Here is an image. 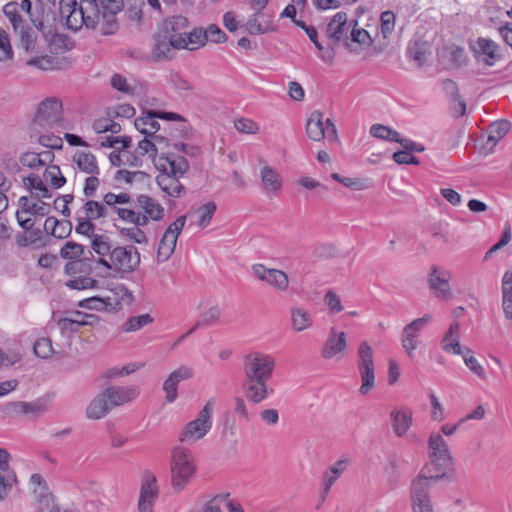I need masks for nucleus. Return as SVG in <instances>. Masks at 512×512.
<instances>
[{"mask_svg": "<svg viewBox=\"0 0 512 512\" xmlns=\"http://www.w3.org/2000/svg\"><path fill=\"white\" fill-rule=\"evenodd\" d=\"M290 318L292 329L296 332H302L309 329L313 324L311 314L301 307L291 308Z\"/></svg>", "mask_w": 512, "mask_h": 512, "instance_id": "c9c22d12", "label": "nucleus"}, {"mask_svg": "<svg viewBox=\"0 0 512 512\" xmlns=\"http://www.w3.org/2000/svg\"><path fill=\"white\" fill-rule=\"evenodd\" d=\"M131 197L128 193H120L114 194L112 192H108L103 196V202L106 206L117 208V204H127L130 203Z\"/></svg>", "mask_w": 512, "mask_h": 512, "instance_id": "0e129e2a", "label": "nucleus"}, {"mask_svg": "<svg viewBox=\"0 0 512 512\" xmlns=\"http://www.w3.org/2000/svg\"><path fill=\"white\" fill-rule=\"evenodd\" d=\"M62 102L55 98H46L38 105L34 123L42 128H52L62 120Z\"/></svg>", "mask_w": 512, "mask_h": 512, "instance_id": "1a4fd4ad", "label": "nucleus"}, {"mask_svg": "<svg viewBox=\"0 0 512 512\" xmlns=\"http://www.w3.org/2000/svg\"><path fill=\"white\" fill-rule=\"evenodd\" d=\"M33 351L37 357L48 359L53 354H56L52 346V341L48 337H42L35 341Z\"/></svg>", "mask_w": 512, "mask_h": 512, "instance_id": "3c124183", "label": "nucleus"}, {"mask_svg": "<svg viewBox=\"0 0 512 512\" xmlns=\"http://www.w3.org/2000/svg\"><path fill=\"white\" fill-rule=\"evenodd\" d=\"M66 274L73 275L76 273L90 274L92 272V266L89 263L83 261H72L68 262L64 268Z\"/></svg>", "mask_w": 512, "mask_h": 512, "instance_id": "69168bd1", "label": "nucleus"}, {"mask_svg": "<svg viewBox=\"0 0 512 512\" xmlns=\"http://www.w3.org/2000/svg\"><path fill=\"white\" fill-rule=\"evenodd\" d=\"M229 498L228 493H220L214 496L211 500H209L205 507L204 512H222L220 504L225 503L226 500Z\"/></svg>", "mask_w": 512, "mask_h": 512, "instance_id": "774afa93", "label": "nucleus"}, {"mask_svg": "<svg viewBox=\"0 0 512 512\" xmlns=\"http://www.w3.org/2000/svg\"><path fill=\"white\" fill-rule=\"evenodd\" d=\"M268 381L245 379L243 389L248 401L258 404L274 392L268 387Z\"/></svg>", "mask_w": 512, "mask_h": 512, "instance_id": "5701e85b", "label": "nucleus"}, {"mask_svg": "<svg viewBox=\"0 0 512 512\" xmlns=\"http://www.w3.org/2000/svg\"><path fill=\"white\" fill-rule=\"evenodd\" d=\"M472 350L466 346L463 348L462 356L465 362V365L469 368L471 372H473L478 377L485 379L486 373L482 365L478 362V360L472 355Z\"/></svg>", "mask_w": 512, "mask_h": 512, "instance_id": "09e8293b", "label": "nucleus"}, {"mask_svg": "<svg viewBox=\"0 0 512 512\" xmlns=\"http://www.w3.org/2000/svg\"><path fill=\"white\" fill-rule=\"evenodd\" d=\"M186 217L179 216L169 227L165 230L157 250V260L159 262L167 261L174 253L178 236L185 226Z\"/></svg>", "mask_w": 512, "mask_h": 512, "instance_id": "4468645a", "label": "nucleus"}, {"mask_svg": "<svg viewBox=\"0 0 512 512\" xmlns=\"http://www.w3.org/2000/svg\"><path fill=\"white\" fill-rule=\"evenodd\" d=\"M179 178L180 177L171 175V173L161 172L156 177V181L161 190L167 195L179 198L184 192V186L179 181Z\"/></svg>", "mask_w": 512, "mask_h": 512, "instance_id": "393cba45", "label": "nucleus"}, {"mask_svg": "<svg viewBox=\"0 0 512 512\" xmlns=\"http://www.w3.org/2000/svg\"><path fill=\"white\" fill-rule=\"evenodd\" d=\"M13 57V50L7 32L0 28V60L5 61Z\"/></svg>", "mask_w": 512, "mask_h": 512, "instance_id": "13d9d810", "label": "nucleus"}, {"mask_svg": "<svg viewBox=\"0 0 512 512\" xmlns=\"http://www.w3.org/2000/svg\"><path fill=\"white\" fill-rule=\"evenodd\" d=\"M79 306L92 310H107L113 308V304L109 299H102L100 297H90L79 302Z\"/></svg>", "mask_w": 512, "mask_h": 512, "instance_id": "5fc2aeb1", "label": "nucleus"}, {"mask_svg": "<svg viewBox=\"0 0 512 512\" xmlns=\"http://www.w3.org/2000/svg\"><path fill=\"white\" fill-rule=\"evenodd\" d=\"M182 39L186 42V49L195 50L200 46L205 45L207 42V35L205 31L201 28L194 29L190 33H186V35H182Z\"/></svg>", "mask_w": 512, "mask_h": 512, "instance_id": "37998d69", "label": "nucleus"}, {"mask_svg": "<svg viewBox=\"0 0 512 512\" xmlns=\"http://www.w3.org/2000/svg\"><path fill=\"white\" fill-rule=\"evenodd\" d=\"M216 209L217 206L213 201H209L206 204L199 207L197 210V214L199 215V219L197 222L198 226L201 228L207 227L210 224L211 219L216 212Z\"/></svg>", "mask_w": 512, "mask_h": 512, "instance_id": "603ef678", "label": "nucleus"}, {"mask_svg": "<svg viewBox=\"0 0 512 512\" xmlns=\"http://www.w3.org/2000/svg\"><path fill=\"white\" fill-rule=\"evenodd\" d=\"M352 22H348L345 12H338L334 15L326 28V35L333 45L342 43L350 52H356L349 42V33Z\"/></svg>", "mask_w": 512, "mask_h": 512, "instance_id": "9b49d317", "label": "nucleus"}, {"mask_svg": "<svg viewBox=\"0 0 512 512\" xmlns=\"http://www.w3.org/2000/svg\"><path fill=\"white\" fill-rule=\"evenodd\" d=\"M82 211L84 212V217L92 221L107 216L105 204L95 200H87L82 207Z\"/></svg>", "mask_w": 512, "mask_h": 512, "instance_id": "a19ab883", "label": "nucleus"}, {"mask_svg": "<svg viewBox=\"0 0 512 512\" xmlns=\"http://www.w3.org/2000/svg\"><path fill=\"white\" fill-rule=\"evenodd\" d=\"M86 313L76 311L72 317H64L58 321V325L62 330L77 332L80 327L93 326L92 321H86Z\"/></svg>", "mask_w": 512, "mask_h": 512, "instance_id": "e433bc0d", "label": "nucleus"}, {"mask_svg": "<svg viewBox=\"0 0 512 512\" xmlns=\"http://www.w3.org/2000/svg\"><path fill=\"white\" fill-rule=\"evenodd\" d=\"M347 349V338L345 332L337 333L331 328L329 336L325 341L321 355L325 359H331L339 354H344Z\"/></svg>", "mask_w": 512, "mask_h": 512, "instance_id": "412c9836", "label": "nucleus"}, {"mask_svg": "<svg viewBox=\"0 0 512 512\" xmlns=\"http://www.w3.org/2000/svg\"><path fill=\"white\" fill-rule=\"evenodd\" d=\"M94 8L90 3L78 5L77 0H60L59 13L62 18L66 19V27L74 32L79 31L82 27L101 32L102 21L96 15Z\"/></svg>", "mask_w": 512, "mask_h": 512, "instance_id": "f257e3e1", "label": "nucleus"}, {"mask_svg": "<svg viewBox=\"0 0 512 512\" xmlns=\"http://www.w3.org/2000/svg\"><path fill=\"white\" fill-rule=\"evenodd\" d=\"M325 119L320 111L311 113L306 124V134L313 141H321L325 138Z\"/></svg>", "mask_w": 512, "mask_h": 512, "instance_id": "c756f323", "label": "nucleus"}, {"mask_svg": "<svg viewBox=\"0 0 512 512\" xmlns=\"http://www.w3.org/2000/svg\"><path fill=\"white\" fill-rule=\"evenodd\" d=\"M460 324L457 321L451 323L448 331L442 339V349L447 353L462 354L464 346L459 342Z\"/></svg>", "mask_w": 512, "mask_h": 512, "instance_id": "c85d7f7f", "label": "nucleus"}, {"mask_svg": "<svg viewBox=\"0 0 512 512\" xmlns=\"http://www.w3.org/2000/svg\"><path fill=\"white\" fill-rule=\"evenodd\" d=\"M357 21H352V28L349 33V42L353 44H359L369 46L372 43V38L369 33L363 28H357Z\"/></svg>", "mask_w": 512, "mask_h": 512, "instance_id": "de8ad7c7", "label": "nucleus"}, {"mask_svg": "<svg viewBox=\"0 0 512 512\" xmlns=\"http://www.w3.org/2000/svg\"><path fill=\"white\" fill-rule=\"evenodd\" d=\"M431 483L423 475H417L411 482L410 497L413 512H434L431 497Z\"/></svg>", "mask_w": 512, "mask_h": 512, "instance_id": "f8f14e48", "label": "nucleus"}, {"mask_svg": "<svg viewBox=\"0 0 512 512\" xmlns=\"http://www.w3.org/2000/svg\"><path fill=\"white\" fill-rule=\"evenodd\" d=\"M73 161L77 164L78 168L90 175H98L100 169L98 167L97 159L91 152L80 151L73 156Z\"/></svg>", "mask_w": 512, "mask_h": 512, "instance_id": "72a5a7b5", "label": "nucleus"}, {"mask_svg": "<svg viewBox=\"0 0 512 512\" xmlns=\"http://www.w3.org/2000/svg\"><path fill=\"white\" fill-rule=\"evenodd\" d=\"M252 271L256 278L267 283L278 291L284 292L289 286L288 275L282 270L266 268L262 264H254L252 266Z\"/></svg>", "mask_w": 512, "mask_h": 512, "instance_id": "f3484780", "label": "nucleus"}, {"mask_svg": "<svg viewBox=\"0 0 512 512\" xmlns=\"http://www.w3.org/2000/svg\"><path fill=\"white\" fill-rule=\"evenodd\" d=\"M477 61H482L486 66H493L501 59L499 45L491 39L479 37L469 44Z\"/></svg>", "mask_w": 512, "mask_h": 512, "instance_id": "2eb2a0df", "label": "nucleus"}, {"mask_svg": "<svg viewBox=\"0 0 512 512\" xmlns=\"http://www.w3.org/2000/svg\"><path fill=\"white\" fill-rule=\"evenodd\" d=\"M275 368V360L268 354L252 352L245 356V379L269 381Z\"/></svg>", "mask_w": 512, "mask_h": 512, "instance_id": "423d86ee", "label": "nucleus"}, {"mask_svg": "<svg viewBox=\"0 0 512 512\" xmlns=\"http://www.w3.org/2000/svg\"><path fill=\"white\" fill-rule=\"evenodd\" d=\"M92 250L99 255V257L110 256L113 249L111 239L104 234H98L93 236L91 241Z\"/></svg>", "mask_w": 512, "mask_h": 512, "instance_id": "ea45409f", "label": "nucleus"}, {"mask_svg": "<svg viewBox=\"0 0 512 512\" xmlns=\"http://www.w3.org/2000/svg\"><path fill=\"white\" fill-rule=\"evenodd\" d=\"M121 234L128 237L130 240L137 244H147L148 238L143 230L139 227L133 226L130 228H122L120 230Z\"/></svg>", "mask_w": 512, "mask_h": 512, "instance_id": "052dcab7", "label": "nucleus"}, {"mask_svg": "<svg viewBox=\"0 0 512 512\" xmlns=\"http://www.w3.org/2000/svg\"><path fill=\"white\" fill-rule=\"evenodd\" d=\"M155 166L160 172L171 173L177 177H182L189 169V163L183 156H172L169 153H162Z\"/></svg>", "mask_w": 512, "mask_h": 512, "instance_id": "aec40b11", "label": "nucleus"}, {"mask_svg": "<svg viewBox=\"0 0 512 512\" xmlns=\"http://www.w3.org/2000/svg\"><path fill=\"white\" fill-rule=\"evenodd\" d=\"M4 15L9 19L15 31L24 26L26 23L18 11L17 2H9L3 7Z\"/></svg>", "mask_w": 512, "mask_h": 512, "instance_id": "a18cd8bd", "label": "nucleus"}, {"mask_svg": "<svg viewBox=\"0 0 512 512\" xmlns=\"http://www.w3.org/2000/svg\"><path fill=\"white\" fill-rule=\"evenodd\" d=\"M153 42L151 60L156 62L171 58L173 49H184L186 47V42L182 39L181 34L168 36L162 31L153 36Z\"/></svg>", "mask_w": 512, "mask_h": 512, "instance_id": "9d476101", "label": "nucleus"}, {"mask_svg": "<svg viewBox=\"0 0 512 512\" xmlns=\"http://www.w3.org/2000/svg\"><path fill=\"white\" fill-rule=\"evenodd\" d=\"M39 509L41 512H62L55 498L49 492L41 493L39 496Z\"/></svg>", "mask_w": 512, "mask_h": 512, "instance_id": "6e6d98bb", "label": "nucleus"}, {"mask_svg": "<svg viewBox=\"0 0 512 512\" xmlns=\"http://www.w3.org/2000/svg\"><path fill=\"white\" fill-rule=\"evenodd\" d=\"M188 19L182 15L172 16L163 21L161 31L168 36L173 34L186 35V32H182L188 27Z\"/></svg>", "mask_w": 512, "mask_h": 512, "instance_id": "4c0bfd02", "label": "nucleus"}, {"mask_svg": "<svg viewBox=\"0 0 512 512\" xmlns=\"http://www.w3.org/2000/svg\"><path fill=\"white\" fill-rule=\"evenodd\" d=\"M260 176L263 183V191L266 194H273L281 189L282 178L274 168L265 165L261 169Z\"/></svg>", "mask_w": 512, "mask_h": 512, "instance_id": "7c9ffc66", "label": "nucleus"}, {"mask_svg": "<svg viewBox=\"0 0 512 512\" xmlns=\"http://www.w3.org/2000/svg\"><path fill=\"white\" fill-rule=\"evenodd\" d=\"M90 3L94 12L102 21L101 34L112 35L118 30L117 13L124 8L123 0H81Z\"/></svg>", "mask_w": 512, "mask_h": 512, "instance_id": "20e7f679", "label": "nucleus"}, {"mask_svg": "<svg viewBox=\"0 0 512 512\" xmlns=\"http://www.w3.org/2000/svg\"><path fill=\"white\" fill-rule=\"evenodd\" d=\"M429 458L434 459V465L452 467L453 457L449 446L440 433H431L428 439Z\"/></svg>", "mask_w": 512, "mask_h": 512, "instance_id": "dca6fc26", "label": "nucleus"}, {"mask_svg": "<svg viewBox=\"0 0 512 512\" xmlns=\"http://www.w3.org/2000/svg\"><path fill=\"white\" fill-rule=\"evenodd\" d=\"M18 483L15 472H0V502L5 501L13 486Z\"/></svg>", "mask_w": 512, "mask_h": 512, "instance_id": "79ce46f5", "label": "nucleus"}, {"mask_svg": "<svg viewBox=\"0 0 512 512\" xmlns=\"http://www.w3.org/2000/svg\"><path fill=\"white\" fill-rule=\"evenodd\" d=\"M105 395L112 408L123 405L134 400L139 391L136 387L110 386L104 390Z\"/></svg>", "mask_w": 512, "mask_h": 512, "instance_id": "4be33fe9", "label": "nucleus"}, {"mask_svg": "<svg viewBox=\"0 0 512 512\" xmlns=\"http://www.w3.org/2000/svg\"><path fill=\"white\" fill-rule=\"evenodd\" d=\"M137 203L139 208L150 216V219L159 221L164 217L163 206L152 197L141 194L137 197Z\"/></svg>", "mask_w": 512, "mask_h": 512, "instance_id": "473e14b6", "label": "nucleus"}, {"mask_svg": "<svg viewBox=\"0 0 512 512\" xmlns=\"http://www.w3.org/2000/svg\"><path fill=\"white\" fill-rule=\"evenodd\" d=\"M212 402L208 401L193 421L188 422L179 434V441L195 443L202 439L212 427Z\"/></svg>", "mask_w": 512, "mask_h": 512, "instance_id": "39448f33", "label": "nucleus"}, {"mask_svg": "<svg viewBox=\"0 0 512 512\" xmlns=\"http://www.w3.org/2000/svg\"><path fill=\"white\" fill-rule=\"evenodd\" d=\"M45 5L41 0H37L34 10L28 15L31 23L38 31H43L45 21Z\"/></svg>", "mask_w": 512, "mask_h": 512, "instance_id": "864d4df0", "label": "nucleus"}, {"mask_svg": "<svg viewBox=\"0 0 512 512\" xmlns=\"http://www.w3.org/2000/svg\"><path fill=\"white\" fill-rule=\"evenodd\" d=\"M451 273L441 266L432 265L428 274V286L433 295L440 300H449L453 294L450 287Z\"/></svg>", "mask_w": 512, "mask_h": 512, "instance_id": "ddd939ff", "label": "nucleus"}, {"mask_svg": "<svg viewBox=\"0 0 512 512\" xmlns=\"http://www.w3.org/2000/svg\"><path fill=\"white\" fill-rule=\"evenodd\" d=\"M157 119L158 117L155 110H147L144 115L135 119L134 125L140 133L151 137L160 129V124Z\"/></svg>", "mask_w": 512, "mask_h": 512, "instance_id": "bb28decb", "label": "nucleus"}, {"mask_svg": "<svg viewBox=\"0 0 512 512\" xmlns=\"http://www.w3.org/2000/svg\"><path fill=\"white\" fill-rule=\"evenodd\" d=\"M95 229H96V226L92 222V220H90L84 216H80L77 218V225L75 228L76 233L85 235L87 237H91L93 239V236L96 235L94 233Z\"/></svg>", "mask_w": 512, "mask_h": 512, "instance_id": "4d7b16f0", "label": "nucleus"}, {"mask_svg": "<svg viewBox=\"0 0 512 512\" xmlns=\"http://www.w3.org/2000/svg\"><path fill=\"white\" fill-rule=\"evenodd\" d=\"M431 320L430 315H424L421 318L413 320L402 330L401 343L407 354L412 357L414 350L418 346V337L420 331Z\"/></svg>", "mask_w": 512, "mask_h": 512, "instance_id": "a211bd4d", "label": "nucleus"}, {"mask_svg": "<svg viewBox=\"0 0 512 512\" xmlns=\"http://www.w3.org/2000/svg\"><path fill=\"white\" fill-rule=\"evenodd\" d=\"M192 377L193 369L186 365H182L171 372L163 383L166 401L169 403L174 402L178 396V384Z\"/></svg>", "mask_w": 512, "mask_h": 512, "instance_id": "6ab92c4d", "label": "nucleus"}, {"mask_svg": "<svg viewBox=\"0 0 512 512\" xmlns=\"http://www.w3.org/2000/svg\"><path fill=\"white\" fill-rule=\"evenodd\" d=\"M221 317V310L217 306L210 307L204 311L200 317V323L202 326H210L218 322Z\"/></svg>", "mask_w": 512, "mask_h": 512, "instance_id": "338daca9", "label": "nucleus"}, {"mask_svg": "<svg viewBox=\"0 0 512 512\" xmlns=\"http://www.w3.org/2000/svg\"><path fill=\"white\" fill-rule=\"evenodd\" d=\"M265 14L262 10H257L251 16H249L245 27L246 31L251 35H262L268 32H273L277 30V27L273 24L271 20H268L265 24H262L259 21L260 17H263Z\"/></svg>", "mask_w": 512, "mask_h": 512, "instance_id": "2f4dec72", "label": "nucleus"}, {"mask_svg": "<svg viewBox=\"0 0 512 512\" xmlns=\"http://www.w3.org/2000/svg\"><path fill=\"white\" fill-rule=\"evenodd\" d=\"M452 467H441L434 465V459H430V462L426 464L418 475H423L426 482L430 483V480L438 481L446 477L447 471Z\"/></svg>", "mask_w": 512, "mask_h": 512, "instance_id": "58836bf2", "label": "nucleus"}, {"mask_svg": "<svg viewBox=\"0 0 512 512\" xmlns=\"http://www.w3.org/2000/svg\"><path fill=\"white\" fill-rule=\"evenodd\" d=\"M85 247L82 244L67 241L60 250V256L66 260L76 261L84 255Z\"/></svg>", "mask_w": 512, "mask_h": 512, "instance_id": "c03bdc74", "label": "nucleus"}, {"mask_svg": "<svg viewBox=\"0 0 512 512\" xmlns=\"http://www.w3.org/2000/svg\"><path fill=\"white\" fill-rule=\"evenodd\" d=\"M112 409L104 391L98 394L86 408V416L91 420H99L105 417Z\"/></svg>", "mask_w": 512, "mask_h": 512, "instance_id": "cd10ccee", "label": "nucleus"}, {"mask_svg": "<svg viewBox=\"0 0 512 512\" xmlns=\"http://www.w3.org/2000/svg\"><path fill=\"white\" fill-rule=\"evenodd\" d=\"M392 429L397 437L406 435L413 423V413L410 408L393 409L390 413Z\"/></svg>", "mask_w": 512, "mask_h": 512, "instance_id": "b1692460", "label": "nucleus"}, {"mask_svg": "<svg viewBox=\"0 0 512 512\" xmlns=\"http://www.w3.org/2000/svg\"><path fill=\"white\" fill-rule=\"evenodd\" d=\"M195 470L190 451L179 446L173 448L170 471L171 486L175 492L179 493L186 487L193 478Z\"/></svg>", "mask_w": 512, "mask_h": 512, "instance_id": "f03ea898", "label": "nucleus"}, {"mask_svg": "<svg viewBox=\"0 0 512 512\" xmlns=\"http://www.w3.org/2000/svg\"><path fill=\"white\" fill-rule=\"evenodd\" d=\"M159 493L160 490L156 476L150 470H144L141 474V486L137 504L138 512H153Z\"/></svg>", "mask_w": 512, "mask_h": 512, "instance_id": "6e6552de", "label": "nucleus"}, {"mask_svg": "<svg viewBox=\"0 0 512 512\" xmlns=\"http://www.w3.org/2000/svg\"><path fill=\"white\" fill-rule=\"evenodd\" d=\"M381 33L387 38L394 30L395 14L392 11H385L380 18Z\"/></svg>", "mask_w": 512, "mask_h": 512, "instance_id": "e2e57ef3", "label": "nucleus"}, {"mask_svg": "<svg viewBox=\"0 0 512 512\" xmlns=\"http://www.w3.org/2000/svg\"><path fill=\"white\" fill-rule=\"evenodd\" d=\"M511 129V123L507 120L493 122L488 128V137L483 148L486 152H492L494 146L501 140Z\"/></svg>", "mask_w": 512, "mask_h": 512, "instance_id": "a878e982", "label": "nucleus"}, {"mask_svg": "<svg viewBox=\"0 0 512 512\" xmlns=\"http://www.w3.org/2000/svg\"><path fill=\"white\" fill-rule=\"evenodd\" d=\"M43 178L50 182L54 189H59L66 183V178L62 175L58 165H49L43 173Z\"/></svg>", "mask_w": 512, "mask_h": 512, "instance_id": "49530a36", "label": "nucleus"}, {"mask_svg": "<svg viewBox=\"0 0 512 512\" xmlns=\"http://www.w3.org/2000/svg\"><path fill=\"white\" fill-rule=\"evenodd\" d=\"M97 264L117 273H132L140 265V253L133 245L113 247L109 259L99 257Z\"/></svg>", "mask_w": 512, "mask_h": 512, "instance_id": "7ed1b4c3", "label": "nucleus"}, {"mask_svg": "<svg viewBox=\"0 0 512 512\" xmlns=\"http://www.w3.org/2000/svg\"><path fill=\"white\" fill-rule=\"evenodd\" d=\"M407 54L410 59L418 62L420 65H422L426 60V48L424 44L420 42L410 44L407 48Z\"/></svg>", "mask_w": 512, "mask_h": 512, "instance_id": "bf43d9fd", "label": "nucleus"}, {"mask_svg": "<svg viewBox=\"0 0 512 512\" xmlns=\"http://www.w3.org/2000/svg\"><path fill=\"white\" fill-rule=\"evenodd\" d=\"M234 126L237 131L245 134H256L259 131V126L256 122L248 118H239L234 121Z\"/></svg>", "mask_w": 512, "mask_h": 512, "instance_id": "680f3d73", "label": "nucleus"}, {"mask_svg": "<svg viewBox=\"0 0 512 512\" xmlns=\"http://www.w3.org/2000/svg\"><path fill=\"white\" fill-rule=\"evenodd\" d=\"M154 321L150 314L130 317L123 326L125 332H135Z\"/></svg>", "mask_w": 512, "mask_h": 512, "instance_id": "8fccbe9b", "label": "nucleus"}, {"mask_svg": "<svg viewBox=\"0 0 512 512\" xmlns=\"http://www.w3.org/2000/svg\"><path fill=\"white\" fill-rule=\"evenodd\" d=\"M23 183L26 189H28L36 198H50L52 196L51 192L38 174H29L23 179Z\"/></svg>", "mask_w": 512, "mask_h": 512, "instance_id": "f704fd0d", "label": "nucleus"}, {"mask_svg": "<svg viewBox=\"0 0 512 512\" xmlns=\"http://www.w3.org/2000/svg\"><path fill=\"white\" fill-rule=\"evenodd\" d=\"M357 367L361 377L359 392L367 395L375 386V365L373 349L368 342L360 343L357 352Z\"/></svg>", "mask_w": 512, "mask_h": 512, "instance_id": "0eeeda50", "label": "nucleus"}]
</instances>
